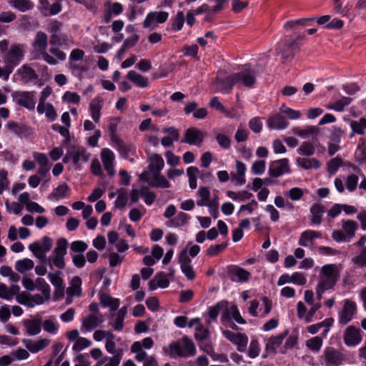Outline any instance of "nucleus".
I'll use <instances>...</instances> for the list:
<instances>
[{
  "label": "nucleus",
  "mask_w": 366,
  "mask_h": 366,
  "mask_svg": "<svg viewBox=\"0 0 366 366\" xmlns=\"http://www.w3.org/2000/svg\"><path fill=\"white\" fill-rule=\"evenodd\" d=\"M233 74L236 84L241 83L246 87L252 88L256 83L255 72L251 69H244L243 71Z\"/></svg>",
  "instance_id": "ddd939ff"
},
{
  "label": "nucleus",
  "mask_w": 366,
  "mask_h": 366,
  "mask_svg": "<svg viewBox=\"0 0 366 366\" xmlns=\"http://www.w3.org/2000/svg\"><path fill=\"white\" fill-rule=\"evenodd\" d=\"M227 195L234 201H244L250 199L253 196L251 192L246 190H243L237 193L233 191H227Z\"/></svg>",
  "instance_id": "a18cd8bd"
},
{
  "label": "nucleus",
  "mask_w": 366,
  "mask_h": 366,
  "mask_svg": "<svg viewBox=\"0 0 366 366\" xmlns=\"http://www.w3.org/2000/svg\"><path fill=\"white\" fill-rule=\"evenodd\" d=\"M52 239L48 236H44L42 238V244H40L39 242H34L29 244V248L33 253V254L40 259V262L43 264H48L51 269L53 266L51 263V259H48L46 257V253L49 252L52 247Z\"/></svg>",
  "instance_id": "20e7f679"
},
{
  "label": "nucleus",
  "mask_w": 366,
  "mask_h": 366,
  "mask_svg": "<svg viewBox=\"0 0 366 366\" xmlns=\"http://www.w3.org/2000/svg\"><path fill=\"white\" fill-rule=\"evenodd\" d=\"M221 319L224 324L232 319H234L238 324H246V320L242 317L237 307L234 305H232L229 308H228V306L227 307V309L224 311Z\"/></svg>",
  "instance_id": "f3484780"
},
{
  "label": "nucleus",
  "mask_w": 366,
  "mask_h": 366,
  "mask_svg": "<svg viewBox=\"0 0 366 366\" xmlns=\"http://www.w3.org/2000/svg\"><path fill=\"white\" fill-rule=\"evenodd\" d=\"M10 4L21 12L31 10L34 7V4L31 0H11Z\"/></svg>",
  "instance_id": "ea45409f"
},
{
  "label": "nucleus",
  "mask_w": 366,
  "mask_h": 366,
  "mask_svg": "<svg viewBox=\"0 0 366 366\" xmlns=\"http://www.w3.org/2000/svg\"><path fill=\"white\" fill-rule=\"evenodd\" d=\"M127 78L139 87H147L149 84L148 79L135 71H129L127 74Z\"/></svg>",
  "instance_id": "f704fd0d"
},
{
  "label": "nucleus",
  "mask_w": 366,
  "mask_h": 366,
  "mask_svg": "<svg viewBox=\"0 0 366 366\" xmlns=\"http://www.w3.org/2000/svg\"><path fill=\"white\" fill-rule=\"evenodd\" d=\"M342 164V159L341 158H333L327 163V172L330 174H334Z\"/></svg>",
  "instance_id": "bf43d9fd"
},
{
  "label": "nucleus",
  "mask_w": 366,
  "mask_h": 366,
  "mask_svg": "<svg viewBox=\"0 0 366 366\" xmlns=\"http://www.w3.org/2000/svg\"><path fill=\"white\" fill-rule=\"evenodd\" d=\"M16 301L21 304L26 305L29 307H33L34 304L31 301V296L26 292H21L18 294L16 297Z\"/></svg>",
  "instance_id": "052dcab7"
},
{
  "label": "nucleus",
  "mask_w": 366,
  "mask_h": 366,
  "mask_svg": "<svg viewBox=\"0 0 366 366\" xmlns=\"http://www.w3.org/2000/svg\"><path fill=\"white\" fill-rule=\"evenodd\" d=\"M204 141V134L202 131L196 127H190L185 131L184 138L182 142L189 144L190 145H196L200 147Z\"/></svg>",
  "instance_id": "4468645a"
},
{
  "label": "nucleus",
  "mask_w": 366,
  "mask_h": 366,
  "mask_svg": "<svg viewBox=\"0 0 366 366\" xmlns=\"http://www.w3.org/2000/svg\"><path fill=\"white\" fill-rule=\"evenodd\" d=\"M300 50L299 43L297 41H291L289 43H285L281 49V54L285 60L293 59L295 55Z\"/></svg>",
  "instance_id": "412c9836"
},
{
  "label": "nucleus",
  "mask_w": 366,
  "mask_h": 366,
  "mask_svg": "<svg viewBox=\"0 0 366 366\" xmlns=\"http://www.w3.org/2000/svg\"><path fill=\"white\" fill-rule=\"evenodd\" d=\"M102 99L100 97L93 99L89 104V109L93 120L98 123L100 119Z\"/></svg>",
  "instance_id": "bb28decb"
},
{
  "label": "nucleus",
  "mask_w": 366,
  "mask_h": 366,
  "mask_svg": "<svg viewBox=\"0 0 366 366\" xmlns=\"http://www.w3.org/2000/svg\"><path fill=\"white\" fill-rule=\"evenodd\" d=\"M325 364L327 366H339L344 360V355L333 347H327L324 351Z\"/></svg>",
  "instance_id": "dca6fc26"
},
{
  "label": "nucleus",
  "mask_w": 366,
  "mask_h": 366,
  "mask_svg": "<svg viewBox=\"0 0 366 366\" xmlns=\"http://www.w3.org/2000/svg\"><path fill=\"white\" fill-rule=\"evenodd\" d=\"M169 348L171 357H187L194 356L196 353L195 346L187 336H184L181 340L171 342Z\"/></svg>",
  "instance_id": "7ed1b4c3"
},
{
  "label": "nucleus",
  "mask_w": 366,
  "mask_h": 366,
  "mask_svg": "<svg viewBox=\"0 0 366 366\" xmlns=\"http://www.w3.org/2000/svg\"><path fill=\"white\" fill-rule=\"evenodd\" d=\"M92 345V342L85 337H79L73 345V350L81 351L84 348L89 347Z\"/></svg>",
  "instance_id": "0e129e2a"
},
{
  "label": "nucleus",
  "mask_w": 366,
  "mask_h": 366,
  "mask_svg": "<svg viewBox=\"0 0 366 366\" xmlns=\"http://www.w3.org/2000/svg\"><path fill=\"white\" fill-rule=\"evenodd\" d=\"M74 156H73V163L76 165L80 160L86 162L89 161L90 154L86 153V149L84 147L78 148L76 149L74 147Z\"/></svg>",
  "instance_id": "79ce46f5"
},
{
  "label": "nucleus",
  "mask_w": 366,
  "mask_h": 366,
  "mask_svg": "<svg viewBox=\"0 0 366 366\" xmlns=\"http://www.w3.org/2000/svg\"><path fill=\"white\" fill-rule=\"evenodd\" d=\"M70 189L66 183L59 184L49 195V198H54L56 200L64 199L69 196Z\"/></svg>",
  "instance_id": "2f4dec72"
},
{
  "label": "nucleus",
  "mask_w": 366,
  "mask_h": 366,
  "mask_svg": "<svg viewBox=\"0 0 366 366\" xmlns=\"http://www.w3.org/2000/svg\"><path fill=\"white\" fill-rule=\"evenodd\" d=\"M169 17V14L167 11H152L149 12L144 22L143 26L144 28H149L152 26V24L156 21L158 24L164 23Z\"/></svg>",
  "instance_id": "6ab92c4d"
},
{
  "label": "nucleus",
  "mask_w": 366,
  "mask_h": 366,
  "mask_svg": "<svg viewBox=\"0 0 366 366\" xmlns=\"http://www.w3.org/2000/svg\"><path fill=\"white\" fill-rule=\"evenodd\" d=\"M128 202V197L126 192L123 189H120L118 191V196L115 200V207L119 209H122L125 207Z\"/></svg>",
  "instance_id": "864d4df0"
},
{
  "label": "nucleus",
  "mask_w": 366,
  "mask_h": 366,
  "mask_svg": "<svg viewBox=\"0 0 366 366\" xmlns=\"http://www.w3.org/2000/svg\"><path fill=\"white\" fill-rule=\"evenodd\" d=\"M139 179L147 182L152 187L164 189L170 187V183L165 177L161 175V173L150 174L144 171L139 175Z\"/></svg>",
  "instance_id": "0eeeda50"
},
{
  "label": "nucleus",
  "mask_w": 366,
  "mask_h": 366,
  "mask_svg": "<svg viewBox=\"0 0 366 366\" xmlns=\"http://www.w3.org/2000/svg\"><path fill=\"white\" fill-rule=\"evenodd\" d=\"M18 73L21 75V79L25 83H28L39 78L36 71L27 64H24L18 69Z\"/></svg>",
  "instance_id": "393cba45"
},
{
  "label": "nucleus",
  "mask_w": 366,
  "mask_h": 366,
  "mask_svg": "<svg viewBox=\"0 0 366 366\" xmlns=\"http://www.w3.org/2000/svg\"><path fill=\"white\" fill-rule=\"evenodd\" d=\"M164 166L162 157L159 154H154L151 157V163L149 165V174L161 173Z\"/></svg>",
  "instance_id": "c756f323"
},
{
  "label": "nucleus",
  "mask_w": 366,
  "mask_h": 366,
  "mask_svg": "<svg viewBox=\"0 0 366 366\" xmlns=\"http://www.w3.org/2000/svg\"><path fill=\"white\" fill-rule=\"evenodd\" d=\"M289 160L287 158L272 161L269 164L268 173L272 177H279L284 174L290 172Z\"/></svg>",
  "instance_id": "1a4fd4ad"
},
{
  "label": "nucleus",
  "mask_w": 366,
  "mask_h": 366,
  "mask_svg": "<svg viewBox=\"0 0 366 366\" xmlns=\"http://www.w3.org/2000/svg\"><path fill=\"white\" fill-rule=\"evenodd\" d=\"M321 274L322 277L331 278L338 280L339 272L335 264H326L321 269Z\"/></svg>",
  "instance_id": "e433bc0d"
},
{
  "label": "nucleus",
  "mask_w": 366,
  "mask_h": 366,
  "mask_svg": "<svg viewBox=\"0 0 366 366\" xmlns=\"http://www.w3.org/2000/svg\"><path fill=\"white\" fill-rule=\"evenodd\" d=\"M24 326L29 335H38L41 330V321L39 318L24 320Z\"/></svg>",
  "instance_id": "5701e85b"
},
{
  "label": "nucleus",
  "mask_w": 366,
  "mask_h": 366,
  "mask_svg": "<svg viewBox=\"0 0 366 366\" xmlns=\"http://www.w3.org/2000/svg\"><path fill=\"white\" fill-rule=\"evenodd\" d=\"M227 247V243L223 242L222 244L211 245L206 251V254L209 257H215L220 252H223Z\"/></svg>",
  "instance_id": "6e6d98bb"
},
{
  "label": "nucleus",
  "mask_w": 366,
  "mask_h": 366,
  "mask_svg": "<svg viewBox=\"0 0 366 366\" xmlns=\"http://www.w3.org/2000/svg\"><path fill=\"white\" fill-rule=\"evenodd\" d=\"M350 126L354 132H357V134L363 135L366 130V118L362 117L358 120H351Z\"/></svg>",
  "instance_id": "4c0bfd02"
},
{
  "label": "nucleus",
  "mask_w": 366,
  "mask_h": 366,
  "mask_svg": "<svg viewBox=\"0 0 366 366\" xmlns=\"http://www.w3.org/2000/svg\"><path fill=\"white\" fill-rule=\"evenodd\" d=\"M288 335V331L285 330L282 333L276 335L272 336L269 337L267 345H266V350L267 352H272L274 354L277 353V349L281 345L283 340Z\"/></svg>",
  "instance_id": "4be33fe9"
},
{
  "label": "nucleus",
  "mask_w": 366,
  "mask_h": 366,
  "mask_svg": "<svg viewBox=\"0 0 366 366\" xmlns=\"http://www.w3.org/2000/svg\"><path fill=\"white\" fill-rule=\"evenodd\" d=\"M322 340L318 336L312 337L306 342L307 347L315 352L319 351L322 347Z\"/></svg>",
  "instance_id": "13d9d810"
},
{
  "label": "nucleus",
  "mask_w": 366,
  "mask_h": 366,
  "mask_svg": "<svg viewBox=\"0 0 366 366\" xmlns=\"http://www.w3.org/2000/svg\"><path fill=\"white\" fill-rule=\"evenodd\" d=\"M316 150L315 144L310 142H303L297 149V152L302 156H312Z\"/></svg>",
  "instance_id": "58836bf2"
},
{
  "label": "nucleus",
  "mask_w": 366,
  "mask_h": 366,
  "mask_svg": "<svg viewBox=\"0 0 366 366\" xmlns=\"http://www.w3.org/2000/svg\"><path fill=\"white\" fill-rule=\"evenodd\" d=\"M352 102V98L343 97L340 99L336 101L332 105L329 106L328 108L334 109L337 112H342L345 107L349 105Z\"/></svg>",
  "instance_id": "3c124183"
},
{
  "label": "nucleus",
  "mask_w": 366,
  "mask_h": 366,
  "mask_svg": "<svg viewBox=\"0 0 366 366\" xmlns=\"http://www.w3.org/2000/svg\"><path fill=\"white\" fill-rule=\"evenodd\" d=\"M36 92L34 91H16L12 92L13 101L19 107H24L29 110H34L36 105Z\"/></svg>",
  "instance_id": "423d86ee"
},
{
  "label": "nucleus",
  "mask_w": 366,
  "mask_h": 366,
  "mask_svg": "<svg viewBox=\"0 0 366 366\" xmlns=\"http://www.w3.org/2000/svg\"><path fill=\"white\" fill-rule=\"evenodd\" d=\"M104 322V317L102 314L97 316L94 315H89L82 319L81 330L91 331L92 330L97 327L100 324Z\"/></svg>",
  "instance_id": "aec40b11"
},
{
  "label": "nucleus",
  "mask_w": 366,
  "mask_h": 366,
  "mask_svg": "<svg viewBox=\"0 0 366 366\" xmlns=\"http://www.w3.org/2000/svg\"><path fill=\"white\" fill-rule=\"evenodd\" d=\"M337 280L331 279V278H325L322 277L321 280L317 285V287L326 291L330 289H332L335 284L337 283Z\"/></svg>",
  "instance_id": "69168bd1"
},
{
  "label": "nucleus",
  "mask_w": 366,
  "mask_h": 366,
  "mask_svg": "<svg viewBox=\"0 0 366 366\" xmlns=\"http://www.w3.org/2000/svg\"><path fill=\"white\" fill-rule=\"evenodd\" d=\"M228 306L227 301L218 302L214 306L209 307V317L212 320H216L220 311L225 310Z\"/></svg>",
  "instance_id": "a19ab883"
},
{
  "label": "nucleus",
  "mask_w": 366,
  "mask_h": 366,
  "mask_svg": "<svg viewBox=\"0 0 366 366\" xmlns=\"http://www.w3.org/2000/svg\"><path fill=\"white\" fill-rule=\"evenodd\" d=\"M357 227V223L354 220L349 219L342 222V228L350 237H353L355 235V232Z\"/></svg>",
  "instance_id": "5fc2aeb1"
},
{
  "label": "nucleus",
  "mask_w": 366,
  "mask_h": 366,
  "mask_svg": "<svg viewBox=\"0 0 366 366\" xmlns=\"http://www.w3.org/2000/svg\"><path fill=\"white\" fill-rule=\"evenodd\" d=\"M68 247V241L65 238H59L56 242V247L52 252V254L65 256Z\"/></svg>",
  "instance_id": "8fccbe9b"
},
{
  "label": "nucleus",
  "mask_w": 366,
  "mask_h": 366,
  "mask_svg": "<svg viewBox=\"0 0 366 366\" xmlns=\"http://www.w3.org/2000/svg\"><path fill=\"white\" fill-rule=\"evenodd\" d=\"M357 310L355 302L345 300L342 310L339 312V323L342 325H347L350 322Z\"/></svg>",
  "instance_id": "f8f14e48"
},
{
  "label": "nucleus",
  "mask_w": 366,
  "mask_h": 366,
  "mask_svg": "<svg viewBox=\"0 0 366 366\" xmlns=\"http://www.w3.org/2000/svg\"><path fill=\"white\" fill-rule=\"evenodd\" d=\"M23 342L29 351L35 353L44 349L49 345V341L46 339H42L37 342H34L31 340L24 339Z\"/></svg>",
  "instance_id": "a878e982"
},
{
  "label": "nucleus",
  "mask_w": 366,
  "mask_h": 366,
  "mask_svg": "<svg viewBox=\"0 0 366 366\" xmlns=\"http://www.w3.org/2000/svg\"><path fill=\"white\" fill-rule=\"evenodd\" d=\"M319 132V128L316 126H307L305 129L296 127L293 129L294 134L302 137H307L309 134H316Z\"/></svg>",
  "instance_id": "09e8293b"
},
{
  "label": "nucleus",
  "mask_w": 366,
  "mask_h": 366,
  "mask_svg": "<svg viewBox=\"0 0 366 366\" xmlns=\"http://www.w3.org/2000/svg\"><path fill=\"white\" fill-rule=\"evenodd\" d=\"M297 164L302 169L307 170L310 169H319L321 166L320 162L315 158H301L296 159Z\"/></svg>",
  "instance_id": "c85d7f7f"
},
{
  "label": "nucleus",
  "mask_w": 366,
  "mask_h": 366,
  "mask_svg": "<svg viewBox=\"0 0 366 366\" xmlns=\"http://www.w3.org/2000/svg\"><path fill=\"white\" fill-rule=\"evenodd\" d=\"M352 262L360 267H366V247H363L360 254L352 258Z\"/></svg>",
  "instance_id": "e2e57ef3"
},
{
  "label": "nucleus",
  "mask_w": 366,
  "mask_h": 366,
  "mask_svg": "<svg viewBox=\"0 0 366 366\" xmlns=\"http://www.w3.org/2000/svg\"><path fill=\"white\" fill-rule=\"evenodd\" d=\"M155 280L157 282V285L161 288H167L169 285V280L167 275L164 272H157L154 276Z\"/></svg>",
  "instance_id": "680f3d73"
},
{
  "label": "nucleus",
  "mask_w": 366,
  "mask_h": 366,
  "mask_svg": "<svg viewBox=\"0 0 366 366\" xmlns=\"http://www.w3.org/2000/svg\"><path fill=\"white\" fill-rule=\"evenodd\" d=\"M267 125L270 129H283L287 127L288 123L283 116L275 114L268 119Z\"/></svg>",
  "instance_id": "b1692460"
},
{
  "label": "nucleus",
  "mask_w": 366,
  "mask_h": 366,
  "mask_svg": "<svg viewBox=\"0 0 366 366\" xmlns=\"http://www.w3.org/2000/svg\"><path fill=\"white\" fill-rule=\"evenodd\" d=\"M7 129L17 136L29 133V127L25 124L10 121L6 124Z\"/></svg>",
  "instance_id": "473e14b6"
},
{
  "label": "nucleus",
  "mask_w": 366,
  "mask_h": 366,
  "mask_svg": "<svg viewBox=\"0 0 366 366\" xmlns=\"http://www.w3.org/2000/svg\"><path fill=\"white\" fill-rule=\"evenodd\" d=\"M100 302L104 307H109L112 312L115 311L119 306V300L112 298L107 294H102L100 296Z\"/></svg>",
  "instance_id": "c9c22d12"
},
{
  "label": "nucleus",
  "mask_w": 366,
  "mask_h": 366,
  "mask_svg": "<svg viewBox=\"0 0 366 366\" xmlns=\"http://www.w3.org/2000/svg\"><path fill=\"white\" fill-rule=\"evenodd\" d=\"M184 21L185 18L183 11H178L172 19V29L175 31H180L183 27Z\"/></svg>",
  "instance_id": "de8ad7c7"
},
{
  "label": "nucleus",
  "mask_w": 366,
  "mask_h": 366,
  "mask_svg": "<svg viewBox=\"0 0 366 366\" xmlns=\"http://www.w3.org/2000/svg\"><path fill=\"white\" fill-rule=\"evenodd\" d=\"M310 212L312 214L311 224L320 225L325 212V207L320 204H315L311 207Z\"/></svg>",
  "instance_id": "cd10ccee"
},
{
  "label": "nucleus",
  "mask_w": 366,
  "mask_h": 366,
  "mask_svg": "<svg viewBox=\"0 0 366 366\" xmlns=\"http://www.w3.org/2000/svg\"><path fill=\"white\" fill-rule=\"evenodd\" d=\"M361 330L355 326L350 325L345 331L343 340L347 346H355L362 341Z\"/></svg>",
  "instance_id": "2eb2a0df"
},
{
  "label": "nucleus",
  "mask_w": 366,
  "mask_h": 366,
  "mask_svg": "<svg viewBox=\"0 0 366 366\" xmlns=\"http://www.w3.org/2000/svg\"><path fill=\"white\" fill-rule=\"evenodd\" d=\"M227 276L232 282H247L251 274L247 270L237 265H229L227 269Z\"/></svg>",
  "instance_id": "9b49d317"
},
{
  "label": "nucleus",
  "mask_w": 366,
  "mask_h": 366,
  "mask_svg": "<svg viewBox=\"0 0 366 366\" xmlns=\"http://www.w3.org/2000/svg\"><path fill=\"white\" fill-rule=\"evenodd\" d=\"M48 44V36L43 31L37 32L34 41L33 43V47L36 51L39 52L42 59L49 64L56 65L58 61L56 58L51 56L48 52L46 51Z\"/></svg>",
  "instance_id": "39448f33"
},
{
  "label": "nucleus",
  "mask_w": 366,
  "mask_h": 366,
  "mask_svg": "<svg viewBox=\"0 0 366 366\" xmlns=\"http://www.w3.org/2000/svg\"><path fill=\"white\" fill-rule=\"evenodd\" d=\"M217 84L219 86L220 92L225 94L230 93L233 86L236 84V82L234 81V74H232L224 79H217Z\"/></svg>",
  "instance_id": "7c9ffc66"
},
{
  "label": "nucleus",
  "mask_w": 366,
  "mask_h": 366,
  "mask_svg": "<svg viewBox=\"0 0 366 366\" xmlns=\"http://www.w3.org/2000/svg\"><path fill=\"white\" fill-rule=\"evenodd\" d=\"M101 158L105 170L111 177L114 176L115 171L114 169V154L112 150L104 148L101 152Z\"/></svg>",
  "instance_id": "a211bd4d"
},
{
  "label": "nucleus",
  "mask_w": 366,
  "mask_h": 366,
  "mask_svg": "<svg viewBox=\"0 0 366 366\" xmlns=\"http://www.w3.org/2000/svg\"><path fill=\"white\" fill-rule=\"evenodd\" d=\"M34 262L31 259L25 258L16 262L15 269L20 273H24L26 271L31 269L34 267Z\"/></svg>",
  "instance_id": "37998d69"
},
{
  "label": "nucleus",
  "mask_w": 366,
  "mask_h": 366,
  "mask_svg": "<svg viewBox=\"0 0 366 366\" xmlns=\"http://www.w3.org/2000/svg\"><path fill=\"white\" fill-rule=\"evenodd\" d=\"M36 283L38 290H41L44 297L46 300H49L50 298V287L46 282L44 279L41 277H38L36 280Z\"/></svg>",
  "instance_id": "603ef678"
},
{
  "label": "nucleus",
  "mask_w": 366,
  "mask_h": 366,
  "mask_svg": "<svg viewBox=\"0 0 366 366\" xmlns=\"http://www.w3.org/2000/svg\"><path fill=\"white\" fill-rule=\"evenodd\" d=\"M140 194L144 198V202L147 205L152 204L156 199V194L149 190L147 186H142L140 189Z\"/></svg>",
  "instance_id": "c03bdc74"
},
{
  "label": "nucleus",
  "mask_w": 366,
  "mask_h": 366,
  "mask_svg": "<svg viewBox=\"0 0 366 366\" xmlns=\"http://www.w3.org/2000/svg\"><path fill=\"white\" fill-rule=\"evenodd\" d=\"M178 262L182 273L188 280H193L196 277V273L191 264L192 260L187 254V248L182 249L179 254Z\"/></svg>",
  "instance_id": "6e6552de"
},
{
  "label": "nucleus",
  "mask_w": 366,
  "mask_h": 366,
  "mask_svg": "<svg viewBox=\"0 0 366 366\" xmlns=\"http://www.w3.org/2000/svg\"><path fill=\"white\" fill-rule=\"evenodd\" d=\"M63 24L58 20H53L47 29L50 34L49 44L51 47L49 52L53 54L56 60L64 61L66 58V54L59 49L60 47L67 48L73 43L70 34L62 31Z\"/></svg>",
  "instance_id": "f03ea898"
},
{
  "label": "nucleus",
  "mask_w": 366,
  "mask_h": 366,
  "mask_svg": "<svg viewBox=\"0 0 366 366\" xmlns=\"http://www.w3.org/2000/svg\"><path fill=\"white\" fill-rule=\"evenodd\" d=\"M259 345L257 340H252L250 342L249 350H248V356L251 358H255L259 354Z\"/></svg>",
  "instance_id": "338daca9"
},
{
  "label": "nucleus",
  "mask_w": 366,
  "mask_h": 366,
  "mask_svg": "<svg viewBox=\"0 0 366 366\" xmlns=\"http://www.w3.org/2000/svg\"><path fill=\"white\" fill-rule=\"evenodd\" d=\"M51 128L54 131L58 132L62 137L65 138V142L68 143L70 141L69 138V130L66 126L63 127L58 124H54L51 126Z\"/></svg>",
  "instance_id": "774afa93"
},
{
  "label": "nucleus",
  "mask_w": 366,
  "mask_h": 366,
  "mask_svg": "<svg viewBox=\"0 0 366 366\" xmlns=\"http://www.w3.org/2000/svg\"><path fill=\"white\" fill-rule=\"evenodd\" d=\"M0 54L5 65L0 66V78L7 81L14 68L24 57V47L22 44H14L9 46L6 39L0 41Z\"/></svg>",
  "instance_id": "f257e3e1"
},
{
  "label": "nucleus",
  "mask_w": 366,
  "mask_h": 366,
  "mask_svg": "<svg viewBox=\"0 0 366 366\" xmlns=\"http://www.w3.org/2000/svg\"><path fill=\"white\" fill-rule=\"evenodd\" d=\"M223 336L232 343L237 346L238 351L243 352L246 350L248 337L244 333H234L230 330H224Z\"/></svg>",
  "instance_id": "9d476101"
},
{
  "label": "nucleus",
  "mask_w": 366,
  "mask_h": 366,
  "mask_svg": "<svg viewBox=\"0 0 366 366\" xmlns=\"http://www.w3.org/2000/svg\"><path fill=\"white\" fill-rule=\"evenodd\" d=\"M199 173L197 167L191 166L187 168V174L189 177V184L191 189H194L197 188V179Z\"/></svg>",
  "instance_id": "49530a36"
},
{
  "label": "nucleus",
  "mask_w": 366,
  "mask_h": 366,
  "mask_svg": "<svg viewBox=\"0 0 366 366\" xmlns=\"http://www.w3.org/2000/svg\"><path fill=\"white\" fill-rule=\"evenodd\" d=\"M81 279L75 276L71 279V285L66 290V293L70 296H80L81 294Z\"/></svg>",
  "instance_id": "72a5a7b5"
},
{
  "label": "nucleus",
  "mask_w": 366,
  "mask_h": 366,
  "mask_svg": "<svg viewBox=\"0 0 366 366\" xmlns=\"http://www.w3.org/2000/svg\"><path fill=\"white\" fill-rule=\"evenodd\" d=\"M105 6L108 8V10L113 15L118 16L123 12L124 8L122 4L119 2H111L107 1L104 3Z\"/></svg>",
  "instance_id": "4d7b16f0"
}]
</instances>
